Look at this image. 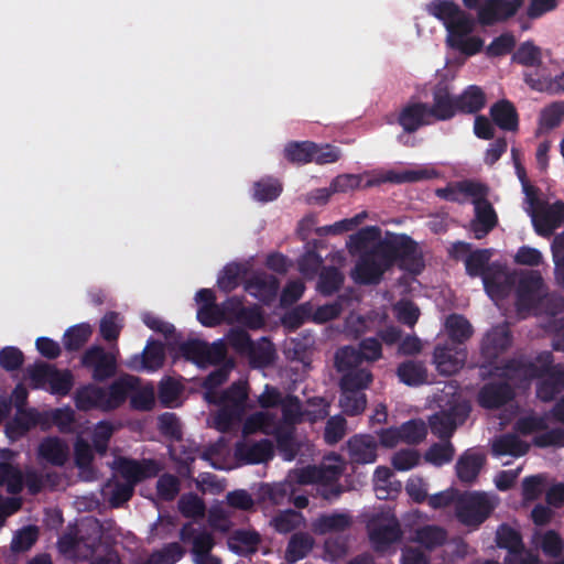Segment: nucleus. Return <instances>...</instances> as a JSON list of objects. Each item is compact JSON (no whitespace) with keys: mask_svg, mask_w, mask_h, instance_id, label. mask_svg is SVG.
I'll return each mask as SVG.
<instances>
[{"mask_svg":"<svg viewBox=\"0 0 564 564\" xmlns=\"http://www.w3.org/2000/svg\"><path fill=\"white\" fill-rule=\"evenodd\" d=\"M455 455V448L449 441L444 443H434L424 454V458L427 463L434 466H443L453 460Z\"/></svg>","mask_w":564,"mask_h":564,"instance_id":"864d4df0","label":"nucleus"},{"mask_svg":"<svg viewBox=\"0 0 564 564\" xmlns=\"http://www.w3.org/2000/svg\"><path fill=\"white\" fill-rule=\"evenodd\" d=\"M539 223L536 231L541 232V227L544 226L547 230H554L564 223V203L556 200L551 205H545L540 210Z\"/></svg>","mask_w":564,"mask_h":564,"instance_id":"a19ab883","label":"nucleus"},{"mask_svg":"<svg viewBox=\"0 0 564 564\" xmlns=\"http://www.w3.org/2000/svg\"><path fill=\"white\" fill-rule=\"evenodd\" d=\"M517 431L522 435L547 430V420L544 415L529 414L521 416L516 423Z\"/></svg>","mask_w":564,"mask_h":564,"instance_id":"0e129e2a","label":"nucleus"},{"mask_svg":"<svg viewBox=\"0 0 564 564\" xmlns=\"http://www.w3.org/2000/svg\"><path fill=\"white\" fill-rule=\"evenodd\" d=\"M293 426L279 425L273 429L272 435L276 442V449L281 457L286 462L295 459L300 452V444L294 434Z\"/></svg>","mask_w":564,"mask_h":564,"instance_id":"393cba45","label":"nucleus"},{"mask_svg":"<svg viewBox=\"0 0 564 564\" xmlns=\"http://www.w3.org/2000/svg\"><path fill=\"white\" fill-rule=\"evenodd\" d=\"M29 377L39 386L48 383L50 392L66 397L74 387V376L70 370H59L55 366L39 362L28 369Z\"/></svg>","mask_w":564,"mask_h":564,"instance_id":"0eeeda50","label":"nucleus"},{"mask_svg":"<svg viewBox=\"0 0 564 564\" xmlns=\"http://www.w3.org/2000/svg\"><path fill=\"white\" fill-rule=\"evenodd\" d=\"M39 529L35 525H28L19 530L11 541V550L14 553L30 550L37 541Z\"/></svg>","mask_w":564,"mask_h":564,"instance_id":"680f3d73","label":"nucleus"},{"mask_svg":"<svg viewBox=\"0 0 564 564\" xmlns=\"http://www.w3.org/2000/svg\"><path fill=\"white\" fill-rule=\"evenodd\" d=\"M460 10L458 4L448 0H432L426 4L427 13L440 20L445 28Z\"/></svg>","mask_w":564,"mask_h":564,"instance_id":"49530a36","label":"nucleus"},{"mask_svg":"<svg viewBox=\"0 0 564 564\" xmlns=\"http://www.w3.org/2000/svg\"><path fill=\"white\" fill-rule=\"evenodd\" d=\"M514 390L507 381H491L485 383L477 397L478 404L487 410H497L514 399Z\"/></svg>","mask_w":564,"mask_h":564,"instance_id":"ddd939ff","label":"nucleus"},{"mask_svg":"<svg viewBox=\"0 0 564 564\" xmlns=\"http://www.w3.org/2000/svg\"><path fill=\"white\" fill-rule=\"evenodd\" d=\"M39 457L53 466H64L68 459V445L57 436L43 438L37 448Z\"/></svg>","mask_w":564,"mask_h":564,"instance_id":"b1692460","label":"nucleus"},{"mask_svg":"<svg viewBox=\"0 0 564 564\" xmlns=\"http://www.w3.org/2000/svg\"><path fill=\"white\" fill-rule=\"evenodd\" d=\"M546 292L540 272L529 271L519 278L516 290V307L519 314L535 313Z\"/></svg>","mask_w":564,"mask_h":564,"instance_id":"39448f33","label":"nucleus"},{"mask_svg":"<svg viewBox=\"0 0 564 564\" xmlns=\"http://www.w3.org/2000/svg\"><path fill=\"white\" fill-rule=\"evenodd\" d=\"M139 378L123 375L113 380L108 387L87 383L74 393V403L79 411L100 410L110 412L119 409L129 398L130 392L138 386Z\"/></svg>","mask_w":564,"mask_h":564,"instance_id":"f03ea898","label":"nucleus"},{"mask_svg":"<svg viewBox=\"0 0 564 564\" xmlns=\"http://www.w3.org/2000/svg\"><path fill=\"white\" fill-rule=\"evenodd\" d=\"M279 289V279L265 272L253 274L245 284V290L265 305L276 299Z\"/></svg>","mask_w":564,"mask_h":564,"instance_id":"6ab92c4d","label":"nucleus"},{"mask_svg":"<svg viewBox=\"0 0 564 564\" xmlns=\"http://www.w3.org/2000/svg\"><path fill=\"white\" fill-rule=\"evenodd\" d=\"M512 61L525 67H539L542 64V52L532 41L523 42L513 53Z\"/></svg>","mask_w":564,"mask_h":564,"instance_id":"a18cd8bd","label":"nucleus"},{"mask_svg":"<svg viewBox=\"0 0 564 564\" xmlns=\"http://www.w3.org/2000/svg\"><path fill=\"white\" fill-rule=\"evenodd\" d=\"M274 456V445L269 438L258 442H237L235 457L246 465L267 463Z\"/></svg>","mask_w":564,"mask_h":564,"instance_id":"4468645a","label":"nucleus"},{"mask_svg":"<svg viewBox=\"0 0 564 564\" xmlns=\"http://www.w3.org/2000/svg\"><path fill=\"white\" fill-rule=\"evenodd\" d=\"M246 356L249 358L251 367L264 368L274 361L275 350L272 343L267 337H262L258 343L252 341Z\"/></svg>","mask_w":564,"mask_h":564,"instance_id":"72a5a7b5","label":"nucleus"},{"mask_svg":"<svg viewBox=\"0 0 564 564\" xmlns=\"http://www.w3.org/2000/svg\"><path fill=\"white\" fill-rule=\"evenodd\" d=\"M0 486H6L9 494H20L23 489L21 470L11 463H0Z\"/></svg>","mask_w":564,"mask_h":564,"instance_id":"de8ad7c7","label":"nucleus"},{"mask_svg":"<svg viewBox=\"0 0 564 564\" xmlns=\"http://www.w3.org/2000/svg\"><path fill=\"white\" fill-rule=\"evenodd\" d=\"M494 509V503L485 492H466L457 500L456 518L465 527L478 529Z\"/></svg>","mask_w":564,"mask_h":564,"instance_id":"20e7f679","label":"nucleus"},{"mask_svg":"<svg viewBox=\"0 0 564 564\" xmlns=\"http://www.w3.org/2000/svg\"><path fill=\"white\" fill-rule=\"evenodd\" d=\"M372 381L373 376L369 368L352 369L341 373L339 389L349 393L365 392Z\"/></svg>","mask_w":564,"mask_h":564,"instance_id":"7c9ffc66","label":"nucleus"},{"mask_svg":"<svg viewBox=\"0 0 564 564\" xmlns=\"http://www.w3.org/2000/svg\"><path fill=\"white\" fill-rule=\"evenodd\" d=\"M485 463V454L474 449L465 451L457 459L455 466L458 479L465 484L474 482L478 478Z\"/></svg>","mask_w":564,"mask_h":564,"instance_id":"412c9836","label":"nucleus"},{"mask_svg":"<svg viewBox=\"0 0 564 564\" xmlns=\"http://www.w3.org/2000/svg\"><path fill=\"white\" fill-rule=\"evenodd\" d=\"M352 520L346 513L322 514L313 522V530L317 534L344 532L350 528Z\"/></svg>","mask_w":564,"mask_h":564,"instance_id":"2f4dec72","label":"nucleus"},{"mask_svg":"<svg viewBox=\"0 0 564 564\" xmlns=\"http://www.w3.org/2000/svg\"><path fill=\"white\" fill-rule=\"evenodd\" d=\"M496 543L500 549L508 550V556L521 554L524 547L521 534L508 524H501L498 528Z\"/></svg>","mask_w":564,"mask_h":564,"instance_id":"58836bf2","label":"nucleus"},{"mask_svg":"<svg viewBox=\"0 0 564 564\" xmlns=\"http://www.w3.org/2000/svg\"><path fill=\"white\" fill-rule=\"evenodd\" d=\"M178 510L185 518H202L205 514L206 506L196 494H188L178 500Z\"/></svg>","mask_w":564,"mask_h":564,"instance_id":"052dcab7","label":"nucleus"},{"mask_svg":"<svg viewBox=\"0 0 564 564\" xmlns=\"http://www.w3.org/2000/svg\"><path fill=\"white\" fill-rule=\"evenodd\" d=\"M165 361L164 345L160 340H148L143 351L130 358L128 367L135 371L153 372L162 368Z\"/></svg>","mask_w":564,"mask_h":564,"instance_id":"a211bd4d","label":"nucleus"},{"mask_svg":"<svg viewBox=\"0 0 564 564\" xmlns=\"http://www.w3.org/2000/svg\"><path fill=\"white\" fill-rule=\"evenodd\" d=\"M467 352L464 347L445 343L437 345L433 352L436 370L443 376L458 372L465 365Z\"/></svg>","mask_w":564,"mask_h":564,"instance_id":"9b49d317","label":"nucleus"},{"mask_svg":"<svg viewBox=\"0 0 564 564\" xmlns=\"http://www.w3.org/2000/svg\"><path fill=\"white\" fill-rule=\"evenodd\" d=\"M36 421L32 412L18 411V414L7 424L6 431L9 437L15 438L23 436L35 425Z\"/></svg>","mask_w":564,"mask_h":564,"instance_id":"13d9d810","label":"nucleus"},{"mask_svg":"<svg viewBox=\"0 0 564 564\" xmlns=\"http://www.w3.org/2000/svg\"><path fill=\"white\" fill-rule=\"evenodd\" d=\"M398 123L405 133H414L422 127L433 124L429 104L422 101L406 104L399 112Z\"/></svg>","mask_w":564,"mask_h":564,"instance_id":"dca6fc26","label":"nucleus"},{"mask_svg":"<svg viewBox=\"0 0 564 564\" xmlns=\"http://www.w3.org/2000/svg\"><path fill=\"white\" fill-rule=\"evenodd\" d=\"M349 458L355 464H371L377 459L378 443L370 434H356L347 442Z\"/></svg>","mask_w":564,"mask_h":564,"instance_id":"aec40b11","label":"nucleus"},{"mask_svg":"<svg viewBox=\"0 0 564 564\" xmlns=\"http://www.w3.org/2000/svg\"><path fill=\"white\" fill-rule=\"evenodd\" d=\"M490 116L494 122L502 130L516 131L519 126V117L513 104L502 99L494 104L490 108Z\"/></svg>","mask_w":564,"mask_h":564,"instance_id":"a878e982","label":"nucleus"},{"mask_svg":"<svg viewBox=\"0 0 564 564\" xmlns=\"http://www.w3.org/2000/svg\"><path fill=\"white\" fill-rule=\"evenodd\" d=\"M474 210L475 217L470 221V230L476 239H482L497 226L498 216L489 200L477 204Z\"/></svg>","mask_w":564,"mask_h":564,"instance_id":"4be33fe9","label":"nucleus"},{"mask_svg":"<svg viewBox=\"0 0 564 564\" xmlns=\"http://www.w3.org/2000/svg\"><path fill=\"white\" fill-rule=\"evenodd\" d=\"M447 532L437 525H424L416 531V541L429 550L446 542Z\"/></svg>","mask_w":564,"mask_h":564,"instance_id":"3c124183","label":"nucleus"},{"mask_svg":"<svg viewBox=\"0 0 564 564\" xmlns=\"http://www.w3.org/2000/svg\"><path fill=\"white\" fill-rule=\"evenodd\" d=\"M261 542L257 531L238 529L228 539L229 549L238 555L253 554Z\"/></svg>","mask_w":564,"mask_h":564,"instance_id":"cd10ccee","label":"nucleus"},{"mask_svg":"<svg viewBox=\"0 0 564 564\" xmlns=\"http://www.w3.org/2000/svg\"><path fill=\"white\" fill-rule=\"evenodd\" d=\"M491 253L488 249H478L471 251L465 259L466 273L471 276H481L489 273L488 263Z\"/></svg>","mask_w":564,"mask_h":564,"instance_id":"c03bdc74","label":"nucleus"},{"mask_svg":"<svg viewBox=\"0 0 564 564\" xmlns=\"http://www.w3.org/2000/svg\"><path fill=\"white\" fill-rule=\"evenodd\" d=\"M469 414L466 405L456 404L446 411H440L430 417L431 432L441 440L448 441L458 424L465 422Z\"/></svg>","mask_w":564,"mask_h":564,"instance_id":"1a4fd4ad","label":"nucleus"},{"mask_svg":"<svg viewBox=\"0 0 564 564\" xmlns=\"http://www.w3.org/2000/svg\"><path fill=\"white\" fill-rule=\"evenodd\" d=\"M362 362L364 359L358 348L352 346H344L335 354V367L341 373L352 371V369H361Z\"/></svg>","mask_w":564,"mask_h":564,"instance_id":"37998d69","label":"nucleus"},{"mask_svg":"<svg viewBox=\"0 0 564 564\" xmlns=\"http://www.w3.org/2000/svg\"><path fill=\"white\" fill-rule=\"evenodd\" d=\"M304 518L301 512L288 509L272 519V525L279 533H289L300 528Z\"/></svg>","mask_w":564,"mask_h":564,"instance_id":"6e6d98bb","label":"nucleus"},{"mask_svg":"<svg viewBox=\"0 0 564 564\" xmlns=\"http://www.w3.org/2000/svg\"><path fill=\"white\" fill-rule=\"evenodd\" d=\"M160 432L172 440L180 441L183 436L180 420L175 413L165 412L158 419Z\"/></svg>","mask_w":564,"mask_h":564,"instance_id":"69168bd1","label":"nucleus"},{"mask_svg":"<svg viewBox=\"0 0 564 564\" xmlns=\"http://www.w3.org/2000/svg\"><path fill=\"white\" fill-rule=\"evenodd\" d=\"M448 344L460 346L468 340L473 335L471 324L463 315L452 314L446 318L445 323Z\"/></svg>","mask_w":564,"mask_h":564,"instance_id":"473e14b6","label":"nucleus"},{"mask_svg":"<svg viewBox=\"0 0 564 564\" xmlns=\"http://www.w3.org/2000/svg\"><path fill=\"white\" fill-rule=\"evenodd\" d=\"M512 344V334L507 324H499L489 329L481 341V355L489 362L495 361Z\"/></svg>","mask_w":564,"mask_h":564,"instance_id":"2eb2a0df","label":"nucleus"},{"mask_svg":"<svg viewBox=\"0 0 564 564\" xmlns=\"http://www.w3.org/2000/svg\"><path fill=\"white\" fill-rule=\"evenodd\" d=\"M416 248V242L408 235L392 234L360 253L350 276L356 284L377 285L395 263L402 269L419 272L421 263Z\"/></svg>","mask_w":564,"mask_h":564,"instance_id":"f257e3e1","label":"nucleus"},{"mask_svg":"<svg viewBox=\"0 0 564 564\" xmlns=\"http://www.w3.org/2000/svg\"><path fill=\"white\" fill-rule=\"evenodd\" d=\"M80 366L95 382H105L117 375V355L100 345H91L82 354Z\"/></svg>","mask_w":564,"mask_h":564,"instance_id":"423d86ee","label":"nucleus"},{"mask_svg":"<svg viewBox=\"0 0 564 564\" xmlns=\"http://www.w3.org/2000/svg\"><path fill=\"white\" fill-rule=\"evenodd\" d=\"M532 438V444L539 448L560 447L564 445V429L554 427L542 431Z\"/></svg>","mask_w":564,"mask_h":564,"instance_id":"774afa93","label":"nucleus"},{"mask_svg":"<svg viewBox=\"0 0 564 564\" xmlns=\"http://www.w3.org/2000/svg\"><path fill=\"white\" fill-rule=\"evenodd\" d=\"M221 406L217 411L214 423L215 427L223 433L231 431V429L242 421L246 413L243 408L231 405L227 403H220Z\"/></svg>","mask_w":564,"mask_h":564,"instance_id":"4c0bfd02","label":"nucleus"},{"mask_svg":"<svg viewBox=\"0 0 564 564\" xmlns=\"http://www.w3.org/2000/svg\"><path fill=\"white\" fill-rule=\"evenodd\" d=\"M180 539L184 543H192V553L195 556L212 552L216 542L214 535L208 531H200L194 528L193 523H184L180 530Z\"/></svg>","mask_w":564,"mask_h":564,"instance_id":"5701e85b","label":"nucleus"},{"mask_svg":"<svg viewBox=\"0 0 564 564\" xmlns=\"http://www.w3.org/2000/svg\"><path fill=\"white\" fill-rule=\"evenodd\" d=\"M400 382L409 387H419L427 382V369L419 360H405L397 368Z\"/></svg>","mask_w":564,"mask_h":564,"instance_id":"c85d7f7f","label":"nucleus"},{"mask_svg":"<svg viewBox=\"0 0 564 564\" xmlns=\"http://www.w3.org/2000/svg\"><path fill=\"white\" fill-rule=\"evenodd\" d=\"M93 328L88 323H80L67 328L63 336L64 348L69 351H78L90 339Z\"/></svg>","mask_w":564,"mask_h":564,"instance_id":"c9c22d12","label":"nucleus"},{"mask_svg":"<svg viewBox=\"0 0 564 564\" xmlns=\"http://www.w3.org/2000/svg\"><path fill=\"white\" fill-rule=\"evenodd\" d=\"M339 406L348 416L361 414L367 406V395L365 392H346L340 390Z\"/></svg>","mask_w":564,"mask_h":564,"instance_id":"09e8293b","label":"nucleus"},{"mask_svg":"<svg viewBox=\"0 0 564 564\" xmlns=\"http://www.w3.org/2000/svg\"><path fill=\"white\" fill-rule=\"evenodd\" d=\"M249 387L246 381L234 382L228 387L220 397V403H227L243 408L247 411L248 408Z\"/></svg>","mask_w":564,"mask_h":564,"instance_id":"603ef678","label":"nucleus"},{"mask_svg":"<svg viewBox=\"0 0 564 564\" xmlns=\"http://www.w3.org/2000/svg\"><path fill=\"white\" fill-rule=\"evenodd\" d=\"M369 540L377 552L387 551L392 544L401 541L403 531L395 517L388 520L372 521L369 525Z\"/></svg>","mask_w":564,"mask_h":564,"instance_id":"9d476101","label":"nucleus"},{"mask_svg":"<svg viewBox=\"0 0 564 564\" xmlns=\"http://www.w3.org/2000/svg\"><path fill=\"white\" fill-rule=\"evenodd\" d=\"M433 104L429 105L430 113L435 121H447L457 113L456 95L446 83H438L432 90Z\"/></svg>","mask_w":564,"mask_h":564,"instance_id":"f8f14e48","label":"nucleus"},{"mask_svg":"<svg viewBox=\"0 0 564 564\" xmlns=\"http://www.w3.org/2000/svg\"><path fill=\"white\" fill-rule=\"evenodd\" d=\"M445 29L447 31L446 43L451 46L456 41L469 35L474 31L475 21L468 13L460 10L459 14H457Z\"/></svg>","mask_w":564,"mask_h":564,"instance_id":"e433bc0d","label":"nucleus"},{"mask_svg":"<svg viewBox=\"0 0 564 564\" xmlns=\"http://www.w3.org/2000/svg\"><path fill=\"white\" fill-rule=\"evenodd\" d=\"M458 113H477L486 105V95L479 86L470 85L456 95Z\"/></svg>","mask_w":564,"mask_h":564,"instance_id":"c756f323","label":"nucleus"},{"mask_svg":"<svg viewBox=\"0 0 564 564\" xmlns=\"http://www.w3.org/2000/svg\"><path fill=\"white\" fill-rule=\"evenodd\" d=\"M344 279V274L336 267H325L319 273L317 290L323 295H333L341 288Z\"/></svg>","mask_w":564,"mask_h":564,"instance_id":"79ce46f5","label":"nucleus"},{"mask_svg":"<svg viewBox=\"0 0 564 564\" xmlns=\"http://www.w3.org/2000/svg\"><path fill=\"white\" fill-rule=\"evenodd\" d=\"M180 492V480L172 474H163L156 481V494L164 501H173Z\"/></svg>","mask_w":564,"mask_h":564,"instance_id":"e2e57ef3","label":"nucleus"},{"mask_svg":"<svg viewBox=\"0 0 564 564\" xmlns=\"http://www.w3.org/2000/svg\"><path fill=\"white\" fill-rule=\"evenodd\" d=\"M120 321L119 313L113 311L107 312L102 316L99 323V333L106 341H116L119 338L123 327Z\"/></svg>","mask_w":564,"mask_h":564,"instance_id":"4d7b16f0","label":"nucleus"},{"mask_svg":"<svg viewBox=\"0 0 564 564\" xmlns=\"http://www.w3.org/2000/svg\"><path fill=\"white\" fill-rule=\"evenodd\" d=\"M314 539L306 532L294 533L289 540L285 558L289 563H296L304 558L313 549Z\"/></svg>","mask_w":564,"mask_h":564,"instance_id":"f704fd0d","label":"nucleus"},{"mask_svg":"<svg viewBox=\"0 0 564 564\" xmlns=\"http://www.w3.org/2000/svg\"><path fill=\"white\" fill-rule=\"evenodd\" d=\"M180 352L189 361L198 367H205L206 341L199 339H189L180 345Z\"/></svg>","mask_w":564,"mask_h":564,"instance_id":"bf43d9fd","label":"nucleus"},{"mask_svg":"<svg viewBox=\"0 0 564 564\" xmlns=\"http://www.w3.org/2000/svg\"><path fill=\"white\" fill-rule=\"evenodd\" d=\"M524 0H485L478 8V22L491 26L514 17L523 6Z\"/></svg>","mask_w":564,"mask_h":564,"instance_id":"6e6552de","label":"nucleus"},{"mask_svg":"<svg viewBox=\"0 0 564 564\" xmlns=\"http://www.w3.org/2000/svg\"><path fill=\"white\" fill-rule=\"evenodd\" d=\"M282 193V185L273 178H262L253 184V198L261 203L276 199Z\"/></svg>","mask_w":564,"mask_h":564,"instance_id":"5fc2aeb1","label":"nucleus"},{"mask_svg":"<svg viewBox=\"0 0 564 564\" xmlns=\"http://www.w3.org/2000/svg\"><path fill=\"white\" fill-rule=\"evenodd\" d=\"M228 345L239 355L246 356L250 350L252 339L247 330L242 328H231L226 335Z\"/></svg>","mask_w":564,"mask_h":564,"instance_id":"338daca9","label":"nucleus"},{"mask_svg":"<svg viewBox=\"0 0 564 564\" xmlns=\"http://www.w3.org/2000/svg\"><path fill=\"white\" fill-rule=\"evenodd\" d=\"M400 432L403 443L416 445L425 440L427 427L423 420L412 419L401 424Z\"/></svg>","mask_w":564,"mask_h":564,"instance_id":"8fccbe9b","label":"nucleus"},{"mask_svg":"<svg viewBox=\"0 0 564 564\" xmlns=\"http://www.w3.org/2000/svg\"><path fill=\"white\" fill-rule=\"evenodd\" d=\"M494 375L507 382L520 384L530 383L533 379L538 378L535 362L517 358L508 359L501 366L495 367Z\"/></svg>","mask_w":564,"mask_h":564,"instance_id":"f3484780","label":"nucleus"},{"mask_svg":"<svg viewBox=\"0 0 564 564\" xmlns=\"http://www.w3.org/2000/svg\"><path fill=\"white\" fill-rule=\"evenodd\" d=\"M529 444L520 440L516 434H502L497 437L491 446L492 455L521 457L529 452Z\"/></svg>","mask_w":564,"mask_h":564,"instance_id":"bb28decb","label":"nucleus"},{"mask_svg":"<svg viewBox=\"0 0 564 564\" xmlns=\"http://www.w3.org/2000/svg\"><path fill=\"white\" fill-rule=\"evenodd\" d=\"M315 142L312 141H291L284 147V158L292 164L304 165L312 162Z\"/></svg>","mask_w":564,"mask_h":564,"instance_id":"ea45409f","label":"nucleus"},{"mask_svg":"<svg viewBox=\"0 0 564 564\" xmlns=\"http://www.w3.org/2000/svg\"><path fill=\"white\" fill-rule=\"evenodd\" d=\"M117 470L126 479V482L116 481L108 485V501L112 508H120L127 503L134 494V487L149 478L156 477L161 471V465L152 458L141 460L120 457L117 462Z\"/></svg>","mask_w":564,"mask_h":564,"instance_id":"7ed1b4c3","label":"nucleus"}]
</instances>
